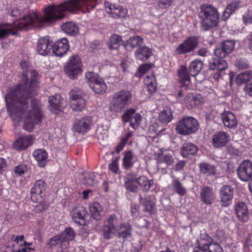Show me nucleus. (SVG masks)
Here are the masks:
<instances>
[{"mask_svg":"<svg viewBox=\"0 0 252 252\" xmlns=\"http://www.w3.org/2000/svg\"><path fill=\"white\" fill-rule=\"evenodd\" d=\"M178 75L181 83V90L179 91L178 96L181 97L184 95V89L187 90L190 85V77L187 72V68L184 65L180 66L178 70Z\"/></svg>","mask_w":252,"mask_h":252,"instance_id":"nucleus-16","label":"nucleus"},{"mask_svg":"<svg viewBox=\"0 0 252 252\" xmlns=\"http://www.w3.org/2000/svg\"><path fill=\"white\" fill-rule=\"evenodd\" d=\"M234 45L235 42L233 40L224 41L215 50L214 54L220 58H225L233 51Z\"/></svg>","mask_w":252,"mask_h":252,"instance_id":"nucleus-14","label":"nucleus"},{"mask_svg":"<svg viewBox=\"0 0 252 252\" xmlns=\"http://www.w3.org/2000/svg\"><path fill=\"white\" fill-rule=\"evenodd\" d=\"M119 158V157L116 158L109 165V169L114 173H117L119 170L118 160Z\"/></svg>","mask_w":252,"mask_h":252,"instance_id":"nucleus-58","label":"nucleus"},{"mask_svg":"<svg viewBox=\"0 0 252 252\" xmlns=\"http://www.w3.org/2000/svg\"><path fill=\"white\" fill-rule=\"evenodd\" d=\"M135 110L134 109H129L127 110L122 115V119L123 122L126 123L128 122H131L132 117L136 115Z\"/></svg>","mask_w":252,"mask_h":252,"instance_id":"nucleus-50","label":"nucleus"},{"mask_svg":"<svg viewBox=\"0 0 252 252\" xmlns=\"http://www.w3.org/2000/svg\"><path fill=\"white\" fill-rule=\"evenodd\" d=\"M118 218L114 215H110L104 222V225L116 230L118 226Z\"/></svg>","mask_w":252,"mask_h":252,"instance_id":"nucleus-47","label":"nucleus"},{"mask_svg":"<svg viewBox=\"0 0 252 252\" xmlns=\"http://www.w3.org/2000/svg\"><path fill=\"white\" fill-rule=\"evenodd\" d=\"M221 118L225 126L230 128L236 127L238 121L235 116L229 111H224L221 114Z\"/></svg>","mask_w":252,"mask_h":252,"instance_id":"nucleus-20","label":"nucleus"},{"mask_svg":"<svg viewBox=\"0 0 252 252\" xmlns=\"http://www.w3.org/2000/svg\"><path fill=\"white\" fill-rule=\"evenodd\" d=\"M200 198L205 204L207 205L212 204L214 200L213 189L207 186L202 187L200 191Z\"/></svg>","mask_w":252,"mask_h":252,"instance_id":"nucleus-28","label":"nucleus"},{"mask_svg":"<svg viewBox=\"0 0 252 252\" xmlns=\"http://www.w3.org/2000/svg\"><path fill=\"white\" fill-rule=\"evenodd\" d=\"M11 29H5L3 28H0V39L3 38L5 36L9 35Z\"/></svg>","mask_w":252,"mask_h":252,"instance_id":"nucleus-62","label":"nucleus"},{"mask_svg":"<svg viewBox=\"0 0 252 252\" xmlns=\"http://www.w3.org/2000/svg\"><path fill=\"white\" fill-rule=\"evenodd\" d=\"M15 172L18 175L23 174L26 171V167L23 165H18L15 167L14 169Z\"/></svg>","mask_w":252,"mask_h":252,"instance_id":"nucleus-63","label":"nucleus"},{"mask_svg":"<svg viewBox=\"0 0 252 252\" xmlns=\"http://www.w3.org/2000/svg\"><path fill=\"white\" fill-rule=\"evenodd\" d=\"M240 3L239 1H234L228 4L223 12L222 19L224 20L227 19L231 14L239 7Z\"/></svg>","mask_w":252,"mask_h":252,"instance_id":"nucleus-41","label":"nucleus"},{"mask_svg":"<svg viewBox=\"0 0 252 252\" xmlns=\"http://www.w3.org/2000/svg\"><path fill=\"white\" fill-rule=\"evenodd\" d=\"M88 213L86 209L81 206L74 207L71 212L73 220L80 225L86 224L85 219Z\"/></svg>","mask_w":252,"mask_h":252,"instance_id":"nucleus-17","label":"nucleus"},{"mask_svg":"<svg viewBox=\"0 0 252 252\" xmlns=\"http://www.w3.org/2000/svg\"><path fill=\"white\" fill-rule=\"evenodd\" d=\"M92 123L91 117L86 116L76 119L72 126L73 130L78 133H84L89 130Z\"/></svg>","mask_w":252,"mask_h":252,"instance_id":"nucleus-10","label":"nucleus"},{"mask_svg":"<svg viewBox=\"0 0 252 252\" xmlns=\"http://www.w3.org/2000/svg\"><path fill=\"white\" fill-rule=\"evenodd\" d=\"M172 2V0H159L158 5L161 9L167 8L170 6Z\"/></svg>","mask_w":252,"mask_h":252,"instance_id":"nucleus-61","label":"nucleus"},{"mask_svg":"<svg viewBox=\"0 0 252 252\" xmlns=\"http://www.w3.org/2000/svg\"><path fill=\"white\" fill-rule=\"evenodd\" d=\"M84 8L87 9L86 0H67L58 5L53 4L47 6L45 10V16L43 17H40L33 11L23 13L15 8L11 10V15L19 19V23L15 24L14 26L4 28L11 29L10 33L16 35L17 32L13 31L14 30L18 31H27L32 28H41L46 23H53L63 19L68 12L74 13Z\"/></svg>","mask_w":252,"mask_h":252,"instance_id":"nucleus-2","label":"nucleus"},{"mask_svg":"<svg viewBox=\"0 0 252 252\" xmlns=\"http://www.w3.org/2000/svg\"><path fill=\"white\" fill-rule=\"evenodd\" d=\"M156 159L158 165L162 166L164 168L171 165L174 162V159L171 154L163 152L158 154Z\"/></svg>","mask_w":252,"mask_h":252,"instance_id":"nucleus-23","label":"nucleus"},{"mask_svg":"<svg viewBox=\"0 0 252 252\" xmlns=\"http://www.w3.org/2000/svg\"><path fill=\"white\" fill-rule=\"evenodd\" d=\"M61 236L63 241H68L73 239L75 236V233L72 228L68 227L64 230L61 234Z\"/></svg>","mask_w":252,"mask_h":252,"instance_id":"nucleus-49","label":"nucleus"},{"mask_svg":"<svg viewBox=\"0 0 252 252\" xmlns=\"http://www.w3.org/2000/svg\"><path fill=\"white\" fill-rule=\"evenodd\" d=\"M33 156L38 161L39 165L42 167L44 165L45 161L48 158V154L44 150L37 149L33 153Z\"/></svg>","mask_w":252,"mask_h":252,"instance_id":"nucleus-39","label":"nucleus"},{"mask_svg":"<svg viewBox=\"0 0 252 252\" xmlns=\"http://www.w3.org/2000/svg\"><path fill=\"white\" fill-rule=\"evenodd\" d=\"M46 183L41 180L36 181L31 190V199L34 202H40L45 195Z\"/></svg>","mask_w":252,"mask_h":252,"instance_id":"nucleus-11","label":"nucleus"},{"mask_svg":"<svg viewBox=\"0 0 252 252\" xmlns=\"http://www.w3.org/2000/svg\"><path fill=\"white\" fill-rule=\"evenodd\" d=\"M199 128L197 120L192 117H186L179 121L176 127L177 133L182 135H189L195 132Z\"/></svg>","mask_w":252,"mask_h":252,"instance_id":"nucleus-5","label":"nucleus"},{"mask_svg":"<svg viewBox=\"0 0 252 252\" xmlns=\"http://www.w3.org/2000/svg\"><path fill=\"white\" fill-rule=\"evenodd\" d=\"M33 141L31 135L21 136L14 142L13 147L18 150H25L32 144Z\"/></svg>","mask_w":252,"mask_h":252,"instance_id":"nucleus-26","label":"nucleus"},{"mask_svg":"<svg viewBox=\"0 0 252 252\" xmlns=\"http://www.w3.org/2000/svg\"><path fill=\"white\" fill-rule=\"evenodd\" d=\"M90 211L92 216L96 220H100L101 218V213L103 211L101 205L95 202L90 206Z\"/></svg>","mask_w":252,"mask_h":252,"instance_id":"nucleus-40","label":"nucleus"},{"mask_svg":"<svg viewBox=\"0 0 252 252\" xmlns=\"http://www.w3.org/2000/svg\"><path fill=\"white\" fill-rule=\"evenodd\" d=\"M116 231L119 237L126 238L131 235V226L128 223H121L118 226Z\"/></svg>","mask_w":252,"mask_h":252,"instance_id":"nucleus-34","label":"nucleus"},{"mask_svg":"<svg viewBox=\"0 0 252 252\" xmlns=\"http://www.w3.org/2000/svg\"><path fill=\"white\" fill-rule=\"evenodd\" d=\"M203 67V63L199 61H194L190 63L189 71L187 70L189 76H196Z\"/></svg>","mask_w":252,"mask_h":252,"instance_id":"nucleus-37","label":"nucleus"},{"mask_svg":"<svg viewBox=\"0 0 252 252\" xmlns=\"http://www.w3.org/2000/svg\"><path fill=\"white\" fill-rule=\"evenodd\" d=\"M199 168L202 173L206 175H214L216 173L215 167L205 162H202L199 164Z\"/></svg>","mask_w":252,"mask_h":252,"instance_id":"nucleus-44","label":"nucleus"},{"mask_svg":"<svg viewBox=\"0 0 252 252\" xmlns=\"http://www.w3.org/2000/svg\"><path fill=\"white\" fill-rule=\"evenodd\" d=\"M234 194V189L229 185H224L220 189V195L222 207H227L231 204Z\"/></svg>","mask_w":252,"mask_h":252,"instance_id":"nucleus-15","label":"nucleus"},{"mask_svg":"<svg viewBox=\"0 0 252 252\" xmlns=\"http://www.w3.org/2000/svg\"><path fill=\"white\" fill-rule=\"evenodd\" d=\"M103 232L104 238L109 239L111 238V234L116 233V231L104 225Z\"/></svg>","mask_w":252,"mask_h":252,"instance_id":"nucleus-55","label":"nucleus"},{"mask_svg":"<svg viewBox=\"0 0 252 252\" xmlns=\"http://www.w3.org/2000/svg\"><path fill=\"white\" fill-rule=\"evenodd\" d=\"M53 52L57 56L62 57L69 49L68 41L66 38H63L52 44Z\"/></svg>","mask_w":252,"mask_h":252,"instance_id":"nucleus-22","label":"nucleus"},{"mask_svg":"<svg viewBox=\"0 0 252 252\" xmlns=\"http://www.w3.org/2000/svg\"><path fill=\"white\" fill-rule=\"evenodd\" d=\"M223 252V250L219 244L216 242H213V243L210 245L208 252Z\"/></svg>","mask_w":252,"mask_h":252,"instance_id":"nucleus-57","label":"nucleus"},{"mask_svg":"<svg viewBox=\"0 0 252 252\" xmlns=\"http://www.w3.org/2000/svg\"><path fill=\"white\" fill-rule=\"evenodd\" d=\"M204 99L199 94H192L191 107L203 103Z\"/></svg>","mask_w":252,"mask_h":252,"instance_id":"nucleus-53","label":"nucleus"},{"mask_svg":"<svg viewBox=\"0 0 252 252\" xmlns=\"http://www.w3.org/2000/svg\"><path fill=\"white\" fill-rule=\"evenodd\" d=\"M213 243L212 239L206 233H201L197 239L193 252H206Z\"/></svg>","mask_w":252,"mask_h":252,"instance_id":"nucleus-13","label":"nucleus"},{"mask_svg":"<svg viewBox=\"0 0 252 252\" xmlns=\"http://www.w3.org/2000/svg\"><path fill=\"white\" fill-rule=\"evenodd\" d=\"M243 21L245 24L252 23V11L249 10L243 16Z\"/></svg>","mask_w":252,"mask_h":252,"instance_id":"nucleus-60","label":"nucleus"},{"mask_svg":"<svg viewBox=\"0 0 252 252\" xmlns=\"http://www.w3.org/2000/svg\"><path fill=\"white\" fill-rule=\"evenodd\" d=\"M252 78V72L246 71L238 74L236 77V83L240 85L250 81Z\"/></svg>","mask_w":252,"mask_h":252,"instance_id":"nucleus-46","label":"nucleus"},{"mask_svg":"<svg viewBox=\"0 0 252 252\" xmlns=\"http://www.w3.org/2000/svg\"><path fill=\"white\" fill-rule=\"evenodd\" d=\"M199 44L198 38L195 36L188 37L181 43L175 50L177 54H184L193 51Z\"/></svg>","mask_w":252,"mask_h":252,"instance_id":"nucleus-9","label":"nucleus"},{"mask_svg":"<svg viewBox=\"0 0 252 252\" xmlns=\"http://www.w3.org/2000/svg\"><path fill=\"white\" fill-rule=\"evenodd\" d=\"M228 67L226 62L222 59H214L210 63L209 69L212 70H216V73L214 75V78L218 79L221 76V73Z\"/></svg>","mask_w":252,"mask_h":252,"instance_id":"nucleus-18","label":"nucleus"},{"mask_svg":"<svg viewBox=\"0 0 252 252\" xmlns=\"http://www.w3.org/2000/svg\"><path fill=\"white\" fill-rule=\"evenodd\" d=\"M70 106L73 110L81 111L86 107L84 93L79 89H74L69 93Z\"/></svg>","mask_w":252,"mask_h":252,"instance_id":"nucleus-7","label":"nucleus"},{"mask_svg":"<svg viewBox=\"0 0 252 252\" xmlns=\"http://www.w3.org/2000/svg\"><path fill=\"white\" fill-rule=\"evenodd\" d=\"M235 66L240 69L248 68L249 64L245 60L240 59L237 60L235 63Z\"/></svg>","mask_w":252,"mask_h":252,"instance_id":"nucleus-59","label":"nucleus"},{"mask_svg":"<svg viewBox=\"0 0 252 252\" xmlns=\"http://www.w3.org/2000/svg\"><path fill=\"white\" fill-rule=\"evenodd\" d=\"M82 63L77 55L70 57L68 64L65 67V72L72 79H75L76 76L82 71Z\"/></svg>","mask_w":252,"mask_h":252,"instance_id":"nucleus-8","label":"nucleus"},{"mask_svg":"<svg viewBox=\"0 0 252 252\" xmlns=\"http://www.w3.org/2000/svg\"><path fill=\"white\" fill-rule=\"evenodd\" d=\"M52 48V42L47 37L40 38L38 39L36 51L38 54L45 56L49 53Z\"/></svg>","mask_w":252,"mask_h":252,"instance_id":"nucleus-21","label":"nucleus"},{"mask_svg":"<svg viewBox=\"0 0 252 252\" xmlns=\"http://www.w3.org/2000/svg\"><path fill=\"white\" fill-rule=\"evenodd\" d=\"M63 242V240L61 235H60L59 236H55L51 238L48 244L51 246V247H52Z\"/></svg>","mask_w":252,"mask_h":252,"instance_id":"nucleus-56","label":"nucleus"},{"mask_svg":"<svg viewBox=\"0 0 252 252\" xmlns=\"http://www.w3.org/2000/svg\"><path fill=\"white\" fill-rule=\"evenodd\" d=\"M20 67L23 70L20 84L7 93L5 100L12 118L17 121L25 118L23 128L31 131L42 117L38 100L31 98L38 88V73L34 70L29 72V65L26 61L21 62Z\"/></svg>","mask_w":252,"mask_h":252,"instance_id":"nucleus-1","label":"nucleus"},{"mask_svg":"<svg viewBox=\"0 0 252 252\" xmlns=\"http://www.w3.org/2000/svg\"><path fill=\"white\" fill-rule=\"evenodd\" d=\"M121 36L117 34H113L109 39L108 46L110 49H118L122 42Z\"/></svg>","mask_w":252,"mask_h":252,"instance_id":"nucleus-42","label":"nucleus"},{"mask_svg":"<svg viewBox=\"0 0 252 252\" xmlns=\"http://www.w3.org/2000/svg\"><path fill=\"white\" fill-rule=\"evenodd\" d=\"M133 155L131 151H129L125 153L123 160V166L125 169H128L133 166Z\"/></svg>","mask_w":252,"mask_h":252,"instance_id":"nucleus-43","label":"nucleus"},{"mask_svg":"<svg viewBox=\"0 0 252 252\" xmlns=\"http://www.w3.org/2000/svg\"><path fill=\"white\" fill-rule=\"evenodd\" d=\"M235 212L239 220L242 222H246L249 220V212L247 205L242 202L235 205Z\"/></svg>","mask_w":252,"mask_h":252,"instance_id":"nucleus-25","label":"nucleus"},{"mask_svg":"<svg viewBox=\"0 0 252 252\" xmlns=\"http://www.w3.org/2000/svg\"><path fill=\"white\" fill-rule=\"evenodd\" d=\"M140 203L144 207V211L152 214L154 210L156 204V199L153 195H148L145 198L139 195Z\"/></svg>","mask_w":252,"mask_h":252,"instance_id":"nucleus-24","label":"nucleus"},{"mask_svg":"<svg viewBox=\"0 0 252 252\" xmlns=\"http://www.w3.org/2000/svg\"><path fill=\"white\" fill-rule=\"evenodd\" d=\"M61 27L64 32L71 35H75L79 32V29L77 25L71 22L63 23Z\"/></svg>","mask_w":252,"mask_h":252,"instance_id":"nucleus-38","label":"nucleus"},{"mask_svg":"<svg viewBox=\"0 0 252 252\" xmlns=\"http://www.w3.org/2000/svg\"><path fill=\"white\" fill-rule=\"evenodd\" d=\"M62 101L63 99H61V96L59 94H55L50 97L48 101L50 111L56 114L61 111Z\"/></svg>","mask_w":252,"mask_h":252,"instance_id":"nucleus-27","label":"nucleus"},{"mask_svg":"<svg viewBox=\"0 0 252 252\" xmlns=\"http://www.w3.org/2000/svg\"><path fill=\"white\" fill-rule=\"evenodd\" d=\"M143 44V38L139 36H132L130 38L124 45L127 51H131L136 47H141Z\"/></svg>","mask_w":252,"mask_h":252,"instance_id":"nucleus-31","label":"nucleus"},{"mask_svg":"<svg viewBox=\"0 0 252 252\" xmlns=\"http://www.w3.org/2000/svg\"><path fill=\"white\" fill-rule=\"evenodd\" d=\"M136 182L143 192L148 191L153 185V180L148 179L145 176H140L137 178Z\"/></svg>","mask_w":252,"mask_h":252,"instance_id":"nucleus-35","label":"nucleus"},{"mask_svg":"<svg viewBox=\"0 0 252 252\" xmlns=\"http://www.w3.org/2000/svg\"><path fill=\"white\" fill-rule=\"evenodd\" d=\"M173 112L169 107H165L158 115V119L162 124H167L173 119Z\"/></svg>","mask_w":252,"mask_h":252,"instance_id":"nucleus-33","label":"nucleus"},{"mask_svg":"<svg viewBox=\"0 0 252 252\" xmlns=\"http://www.w3.org/2000/svg\"><path fill=\"white\" fill-rule=\"evenodd\" d=\"M141 116L139 113H136V115L132 117L130 122V126L134 129H136L138 126L140 125L141 121Z\"/></svg>","mask_w":252,"mask_h":252,"instance_id":"nucleus-52","label":"nucleus"},{"mask_svg":"<svg viewBox=\"0 0 252 252\" xmlns=\"http://www.w3.org/2000/svg\"><path fill=\"white\" fill-rule=\"evenodd\" d=\"M198 151L197 147L192 143H185L182 147L181 154L184 158H187L189 155H194Z\"/></svg>","mask_w":252,"mask_h":252,"instance_id":"nucleus-36","label":"nucleus"},{"mask_svg":"<svg viewBox=\"0 0 252 252\" xmlns=\"http://www.w3.org/2000/svg\"><path fill=\"white\" fill-rule=\"evenodd\" d=\"M137 178L130 175H127L125 181V187L126 189L131 192H136L138 190V186L136 182Z\"/></svg>","mask_w":252,"mask_h":252,"instance_id":"nucleus-32","label":"nucleus"},{"mask_svg":"<svg viewBox=\"0 0 252 252\" xmlns=\"http://www.w3.org/2000/svg\"><path fill=\"white\" fill-rule=\"evenodd\" d=\"M85 77L90 87L95 94H103L106 92L107 86L98 75L93 72H88Z\"/></svg>","mask_w":252,"mask_h":252,"instance_id":"nucleus-6","label":"nucleus"},{"mask_svg":"<svg viewBox=\"0 0 252 252\" xmlns=\"http://www.w3.org/2000/svg\"><path fill=\"white\" fill-rule=\"evenodd\" d=\"M97 182V180L95 179V176L93 173H89L88 176L84 177V179L82 181L83 184L89 187L95 186Z\"/></svg>","mask_w":252,"mask_h":252,"instance_id":"nucleus-48","label":"nucleus"},{"mask_svg":"<svg viewBox=\"0 0 252 252\" xmlns=\"http://www.w3.org/2000/svg\"><path fill=\"white\" fill-rule=\"evenodd\" d=\"M199 17L201 27L205 31H208L217 26L219 20V14L217 9L208 4L201 6Z\"/></svg>","mask_w":252,"mask_h":252,"instance_id":"nucleus-3","label":"nucleus"},{"mask_svg":"<svg viewBox=\"0 0 252 252\" xmlns=\"http://www.w3.org/2000/svg\"><path fill=\"white\" fill-rule=\"evenodd\" d=\"M152 50L145 46L139 47L135 52L136 58L143 61L149 59L152 56Z\"/></svg>","mask_w":252,"mask_h":252,"instance_id":"nucleus-30","label":"nucleus"},{"mask_svg":"<svg viewBox=\"0 0 252 252\" xmlns=\"http://www.w3.org/2000/svg\"><path fill=\"white\" fill-rule=\"evenodd\" d=\"M132 98L130 92L122 90L116 93L113 96L111 102L110 109L116 112H121L127 106Z\"/></svg>","mask_w":252,"mask_h":252,"instance_id":"nucleus-4","label":"nucleus"},{"mask_svg":"<svg viewBox=\"0 0 252 252\" xmlns=\"http://www.w3.org/2000/svg\"><path fill=\"white\" fill-rule=\"evenodd\" d=\"M229 134L224 131H220L215 133L213 136V145L215 148H220L225 146L229 141Z\"/></svg>","mask_w":252,"mask_h":252,"instance_id":"nucleus-19","label":"nucleus"},{"mask_svg":"<svg viewBox=\"0 0 252 252\" xmlns=\"http://www.w3.org/2000/svg\"><path fill=\"white\" fill-rule=\"evenodd\" d=\"M144 81L145 82V84L147 85L148 91L150 93H154L156 90V87L155 83L152 81V79L149 76H147Z\"/></svg>","mask_w":252,"mask_h":252,"instance_id":"nucleus-54","label":"nucleus"},{"mask_svg":"<svg viewBox=\"0 0 252 252\" xmlns=\"http://www.w3.org/2000/svg\"><path fill=\"white\" fill-rule=\"evenodd\" d=\"M244 90L249 95H252V83L246 85Z\"/></svg>","mask_w":252,"mask_h":252,"instance_id":"nucleus-64","label":"nucleus"},{"mask_svg":"<svg viewBox=\"0 0 252 252\" xmlns=\"http://www.w3.org/2000/svg\"><path fill=\"white\" fill-rule=\"evenodd\" d=\"M105 6L109 9V12L114 18L124 17L126 13V10L121 6H116L107 2L105 3Z\"/></svg>","mask_w":252,"mask_h":252,"instance_id":"nucleus-29","label":"nucleus"},{"mask_svg":"<svg viewBox=\"0 0 252 252\" xmlns=\"http://www.w3.org/2000/svg\"><path fill=\"white\" fill-rule=\"evenodd\" d=\"M152 64L148 63L141 65L139 66L138 71L136 73L135 75L138 77H141L144 73H145L152 68Z\"/></svg>","mask_w":252,"mask_h":252,"instance_id":"nucleus-51","label":"nucleus"},{"mask_svg":"<svg viewBox=\"0 0 252 252\" xmlns=\"http://www.w3.org/2000/svg\"><path fill=\"white\" fill-rule=\"evenodd\" d=\"M171 186L174 191L180 196H183L186 193V189L183 184L177 179L173 180Z\"/></svg>","mask_w":252,"mask_h":252,"instance_id":"nucleus-45","label":"nucleus"},{"mask_svg":"<svg viewBox=\"0 0 252 252\" xmlns=\"http://www.w3.org/2000/svg\"><path fill=\"white\" fill-rule=\"evenodd\" d=\"M239 178L243 181H248L252 177V161L247 160L243 161L237 170Z\"/></svg>","mask_w":252,"mask_h":252,"instance_id":"nucleus-12","label":"nucleus"}]
</instances>
